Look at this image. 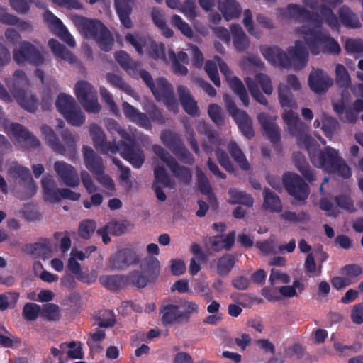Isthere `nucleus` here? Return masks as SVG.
Returning a JSON list of instances; mask_svg holds the SVG:
<instances>
[{
  "mask_svg": "<svg viewBox=\"0 0 363 363\" xmlns=\"http://www.w3.org/2000/svg\"><path fill=\"white\" fill-rule=\"evenodd\" d=\"M279 101L285 111L282 115L283 120L290 135L296 138L298 146L303 148L306 143H313V138L308 133V126L301 121L298 115L294 111L298 108L296 100L290 88L284 84L279 86Z\"/></svg>",
  "mask_w": 363,
  "mask_h": 363,
  "instance_id": "1",
  "label": "nucleus"
},
{
  "mask_svg": "<svg viewBox=\"0 0 363 363\" xmlns=\"http://www.w3.org/2000/svg\"><path fill=\"white\" fill-rule=\"evenodd\" d=\"M303 148L307 150L314 166L318 168H325L330 172L344 179L351 177L350 168L339 156L338 152L335 149L326 146L324 150H320L314 138L313 143H306L303 145Z\"/></svg>",
  "mask_w": 363,
  "mask_h": 363,
  "instance_id": "2",
  "label": "nucleus"
},
{
  "mask_svg": "<svg viewBox=\"0 0 363 363\" xmlns=\"http://www.w3.org/2000/svg\"><path fill=\"white\" fill-rule=\"evenodd\" d=\"M302 33L304 35V41L313 55H318L320 52L338 55L341 52V48L328 32L323 31L320 28L311 26H303Z\"/></svg>",
  "mask_w": 363,
  "mask_h": 363,
  "instance_id": "3",
  "label": "nucleus"
},
{
  "mask_svg": "<svg viewBox=\"0 0 363 363\" xmlns=\"http://www.w3.org/2000/svg\"><path fill=\"white\" fill-rule=\"evenodd\" d=\"M6 84L22 108L29 112L35 111L38 101L35 95L28 92L29 82L23 71L16 70L12 77L6 79Z\"/></svg>",
  "mask_w": 363,
  "mask_h": 363,
  "instance_id": "4",
  "label": "nucleus"
},
{
  "mask_svg": "<svg viewBox=\"0 0 363 363\" xmlns=\"http://www.w3.org/2000/svg\"><path fill=\"white\" fill-rule=\"evenodd\" d=\"M77 23L87 38L96 40L101 50L108 52L112 49L114 43L113 37L107 27L99 20L79 17Z\"/></svg>",
  "mask_w": 363,
  "mask_h": 363,
  "instance_id": "5",
  "label": "nucleus"
},
{
  "mask_svg": "<svg viewBox=\"0 0 363 363\" xmlns=\"http://www.w3.org/2000/svg\"><path fill=\"white\" fill-rule=\"evenodd\" d=\"M43 134L45 135L46 143L56 153L65 155L67 151L70 152L75 150V137L68 130H63L61 132V137L65 146L60 142L58 136L54 130L48 125H43L41 128Z\"/></svg>",
  "mask_w": 363,
  "mask_h": 363,
  "instance_id": "6",
  "label": "nucleus"
},
{
  "mask_svg": "<svg viewBox=\"0 0 363 363\" xmlns=\"http://www.w3.org/2000/svg\"><path fill=\"white\" fill-rule=\"evenodd\" d=\"M162 143L183 163L191 165L194 162L193 155L186 148L180 135L169 130L162 132Z\"/></svg>",
  "mask_w": 363,
  "mask_h": 363,
  "instance_id": "7",
  "label": "nucleus"
},
{
  "mask_svg": "<svg viewBox=\"0 0 363 363\" xmlns=\"http://www.w3.org/2000/svg\"><path fill=\"white\" fill-rule=\"evenodd\" d=\"M74 94L86 112L97 113L100 111L97 91L90 83L84 80L77 82L74 86Z\"/></svg>",
  "mask_w": 363,
  "mask_h": 363,
  "instance_id": "8",
  "label": "nucleus"
},
{
  "mask_svg": "<svg viewBox=\"0 0 363 363\" xmlns=\"http://www.w3.org/2000/svg\"><path fill=\"white\" fill-rule=\"evenodd\" d=\"M223 98L228 112L235 121L242 135L248 139L253 138L255 132L250 116L246 111L239 109L230 96L225 94Z\"/></svg>",
  "mask_w": 363,
  "mask_h": 363,
  "instance_id": "9",
  "label": "nucleus"
},
{
  "mask_svg": "<svg viewBox=\"0 0 363 363\" xmlns=\"http://www.w3.org/2000/svg\"><path fill=\"white\" fill-rule=\"evenodd\" d=\"M117 153L134 168L139 169L145 162V156L143 149L130 135V140H120L117 143Z\"/></svg>",
  "mask_w": 363,
  "mask_h": 363,
  "instance_id": "10",
  "label": "nucleus"
},
{
  "mask_svg": "<svg viewBox=\"0 0 363 363\" xmlns=\"http://www.w3.org/2000/svg\"><path fill=\"white\" fill-rule=\"evenodd\" d=\"M282 183L287 193L298 201H305L310 194L308 185L299 175L292 172L284 173Z\"/></svg>",
  "mask_w": 363,
  "mask_h": 363,
  "instance_id": "11",
  "label": "nucleus"
},
{
  "mask_svg": "<svg viewBox=\"0 0 363 363\" xmlns=\"http://www.w3.org/2000/svg\"><path fill=\"white\" fill-rule=\"evenodd\" d=\"M154 153L169 167L175 177L185 183H189L191 179V172L188 167L181 166L177 160L160 145L152 147Z\"/></svg>",
  "mask_w": 363,
  "mask_h": 363,
  "instance_id": "12",
  "label": "nucleus"
},
{
  "mask_svg": "<svg viewBox=\"0 0 363 363\" xmlns=\"http://www.w3.org/2000/svg\"><path fill=\"white\" fill-rule=\"evenodd\" d=\"M141 255L132 247H124L113 254L109 262L111 267L115 270H125L131 266L139 264Z\"/></svg>",
  "mask_w": 363,
  "mask_h": 363,
  "instance_id": "13",
  "label": "nucleus"
},
{
  "mask_svg": "<svg viewBox=\"0 0 363 363\" xmlns=\"http://www.w3.org/2000/svg\"><path fill=\"white\" fill-rule=\"evenodd\" d=\"M13 57L18 64L26 62L35 66H39L44 62V58L40 51L28 41L21 43L19 48L13 51Z\"/></svg>",
  "mask_w": 363,
  "mask_h": 363,
  "instance_id": "14",
  "label": "nucleus"
},
{
  "mask_svg": "<svg viewBox=\"0 0 363 363\" xmlns=\"http://www.w3.org/2000/svg\"><path fill=\"white\" fill-rule=\"evenodd\" d=\"M286 12L291 18L301 23H310L313 27L320 28L323 26V18L318 13L310 11L301 5L289 4L286 7Z\"/></svg>",
  "mask_w": 363,
  "mask_h": 363,
  "instance_id": "15",
  "label": "nucleus"
},
{
  "mask_svg": "<svg viewBox=\"0 0 363 363\" xmlns=\"http://www.w3.org/2000/svg\"><path fill=\"white\" fill-rule=\"evenodd\" d=\"M90 135L92 138L94 147L103 155L117 153V143L115 140L107 141L106 135L103 130L97 125L90 127Z\"/></svg>",
  "mask_w": 363,
  "mask_h": 363,
  "instance_id": "16",
  "label": "nucleus"
},
{
  "mask_svg": "<svg viewBox=\"0 0 363 363\" xmlns=\"http://www.w3.org/2000/svg\"><path fill=\"white\" fill-rule=\"evenodd\" d=\"M54 169L66 186L73 188L79 186V176L72 165L64 161H57L54 164Z\"/></svg>",
  "mask_w": 363,
  "mask_h": 363,
  "instance_id": "17",
  "label": "nucleus"
},
{
  "mask_svg": "<svg viewBox=\"0 0 363 363\" xmlns=\"http://www.w3.org/2000/svg\"><path fill=\"white\" fill-rule=\"evenodd\" d=\"M323 4H321L318 7L321 16L323 18V22L332 29L338 30L340 27V23L337 16L334 13L332 9L337 7L341 4L343 0H320Z\"/></svg>",
  "mask_w": 363,
  "mask_h": 363,
  "instance_id": "18",
  "label": "nucleus"
},
{
  "mask_svg": "<svg viewBox=\"0 0 363 363\" xmlns=\"http://www.w3.org/2000/svg\"><path fill=\"white\" fill-rule=\"evenodd\" d=\"M261 52L267 61L274 65L284 68L291 66L289 54L277 46L262 48Z\"/></svg>",
  "mask_w": 363,
  "mask_h": 363,
  "instance_id": "19",
  "label": "nucleus"
},
{
  "mask_svg": "<svg viewBox=\"0 0 363 363\" xmlns=\"http://www.w3.org/2000/svg\"><path fill=\"white\" fill-rule=\"evenodd\" d=\"M161 321L164 326L174 325L185 323L184 318L185 315L182 313L180 306L173 303L163 305L160 308Z\"/></svg>",
  "mask_w": 363,
  "mask_h": 363,
  "instance_id": "20",
  "label": "nucleus"
},
{
  "mask_svg": "<svg viewBox=\"0 0 363 363\" xmlns=\"http://www.w3.org/2000/svg\"><path fill=\"white\" fill-rule=\"evenodd\" d=\"M332 84V79L323 70L317 69L311 72L308 77V85L315 93H324Z\"/></svg>",
  "mask_w": 363,
  "mask_h": 363,
  "instance_id": "21",
  "label": "nucleus"
},
{
  "mask_svg": "<svg viewBox=\"0 0 363 363\" xmlns=\"http://www.w3.org/2000/svg\"><path fill=\"white\" fill-rule=\"evenodd\" d=\"M84 162L86 167L93 174H103L105 171L103 159L91 147L84 145L82 147Z\"/></svg>",
  "mask_w": 363,
  "mask_h": 363,
  "instance_id": "22",
  "label": "nucleus"
},
{
  "mask_svg": "<svg viewBox=\"0 0 363 363\" xmlns=\"http://www.w3.org/2000/svg\"><path fill=\"white\" fill-rule=\"evenodd\" d=\"M287 51L295 69H301L306 65L309 55L303 41L296 40L294 46L289 47Z\"/></svg>",
  "mask_w": 363,
  "mask_h": 363,
  "instance_id": "23",
  "label": "nucleus"
},
{
  "mask_svg": "<svg viewBox=\"0 0 363 363\" xmlns=\"http://www.w3.org/2000/svg\"><path fill=\"white\" fill-rule=\"evenodd\" d=\"M11 132L19 143H23L26 145L31 147H38L40 143L39 140L33 135L28 129L20 123H12L11 125Z\"/></svg>",
  "mask_w": 363,
  "mask_h": 363,
  "instance_id": "24",
  "label": "nucleus"
},
{
  "mask_svg": "<svg viewBox=\"0 0 363 363\" xmlns=\"http://www.w3.org/2000/svg\"><path fill=\"white\" fill-rule=\"evenodd\" d=\"M14 174L20 179L19 184L23 186L26 192L32 196L37 190V186L33 180L28 168L17 166L13 169Z\"/></svg>",
  "mask_w": 363,
  "mask_h": 363,
  "instance_id": "25",
  "label": "nucleus"
},
{
  "mask_svg": "<svg viewBox=\"0 0 363 363\" xmlns=\"http://www.w3.org/2000/svg\"><path fill=\"white\" fill-rule=\"evenodd\" d=\"M43 199L45 201L57 203L60 200V189L56 187V182L51 175H46L41 180Z\"/></svg>",
  "mask_w": 363,
  "mask_h": 363,
  "instance_id": "26",
  "label": "nucleus"
},
{
  "mask_svg": "<svg viewBox=\"0 0 363 363\" xmlns=\"http://www.w3.org/2000/svg\"><path fill=\"white\" fill-rule=\"evenodd\" d=\"M257 119L262 125L264 133L266 137L274 144H277L281 139V133L277 125L271 122L267 114L264 113H259Z\"/></svg>",
  "mask_w": 363,
  "mask_h": 363,
  "instance_id": "27",
  "label": "nucleus"
},
{
  "mask_svg": "<svg viewBox=\"0 0 363 363\" xmlns=\"http://www.w3.org/2000/svg\"><path fill=\"white\" fill-rule=\"evenodd\" d=\"M177 92L180 103L185 112L191 116L199 114V109L197 102L194 99L189 89L184 86L180 85L177 88Z\"/></svg>",
  "mask_w": 363,
  "mask_h": 363,
  "instance_id": "28",
  "label": "nucleus"
},
{
  "mask_svg": "<svg viewBox=\"0 0 363 363\" xmlns=\"http://www.w3.org/2000/svg\"><path fill=\"white\" fill-rule=\"evenodd\" d=\"M114 57L116 61L129 75L133 77H138V69L140 67L139 62L133 61L130 55L123 50L116 52Z\"/></svg>",
  "mask_w": 363,
  "mask_h": 363,
  "instance_id": "29",
  "label": "nucleus"
},
{
  "mask_svg": "<svg viewBox=\"0 0 363 363\" xmlns=\"http://www.w3.org/2000/svg\"><path fill=\"white\" fill-rule=\"evenodd\" d=\"M140 268L143 274L149 280H155L160 272V261L152 255H147L144 259H140Z\"/></svg>",
  "mask_w": 363,
  "mask_h": 363,
  "instance_id": "30",
  "label": "nucleus"
},
{
  "mask_svg": "<svg viewBox=\"0 0 363 363\" xmlns=\"http://www.w3.org/2000/svg\"><path fill=\"white\" fill-rule=\"evenodd\" d=\"M100 284L110 291H118L129 284L128 276L122 274L101 275L99 277Z\"/></svg>",
  "mask_w": 363,
  "mask_h": 363,
  "instance_id": "31",
  "label": "nucleus"
},
{
  "mask_svg": "<svg viewBox=\"0 0 363 363\" xmlns=\"http://www.w3.org/2000/svg\"><path fill=\"white\" fill-rule=\"evenodd\" d=\"M133 0H115L116 13L119 16L123 26L126 28L133 26L130 15L132 13V4Z\"/></svg>",
  "mask_w": 363,
  "mask_h": 363,
  "instance_id": "32",
  "label": "nucleus"
},
{
  "mask_svg": "<svg viewBox=\"0 0 363 363\" xmlns=\"http://www.w3.org/2000/svg\"><path fill=\"white\" fill-rule=\"evenodd\" d=\"M338 16L342 25L350 28H359L362 23L358 16L347 6L343 5L338 10Z\"/></svg>",
  "mask_w": 363,
  "mask_h": 363,
  "instance_id": "33",
  "label": "nucleus"
},
{
  "mask_svg": "<svg viewBox=\"0 0 363 363\" xmlns=\"http://www.w3.org/2000/svg\"><path fill=\"white\" fill-rule=\"evenodd\" d=\"M48 45L55 55L68 62L69 64L77 62V57L64 45L58 40L51 38L48 40Z\"/></svg>",
  "mask_w": 363,
  "mask_h": 363,
  "instance_id": "34",
  "label": "nucleus"
},
{
  "mask_svg": "<svg viewBox=\"0 0 363 363\" xmlns=\"http://www.w3.org/2000/svg\"><path fill=\"white\" fill-rule=\"evenodd\" d=\"M218 9L227 21L239 17L242 11L236 0H223L219 2Z\"/></svg>",
  "mask_w": 363,
  "mask_h": 363,
  "instance_id": "35",
  "label": "nucleus"
},
{
  "mask_svg": "<svg viewBox=\"0 0 363 363\" xmlns=\"http://www.w3.org/2000/svg\"><path fill=\"white\" fill-rule=\"evenodd\" d=\"M294 162L297 169L306 180L312 182L316 179L315 171L311 169L305 156L301 152L294 154Z\"/></svg>",
  "mask_w": 363,
  "mask_h": 363,
  "instance_id": "36",
  "label": "nucleus"
},
{
  "mask_svg": "<svg viewBox=\"0 0 363 363\" xmlns=\"http://www.w3.org/2000/svg\"><path fill=\"white\" fill-rule=\"evenodd\" d=\"M334 111L343 122L354 123L357 121L358 113L352 107L346 106L343 101L333 104Z\"/></svg>",
  "mask_w": 363,
  "mask_h": 363,
  "instance_id": "37",
  "label": "nucleus"
},
{
  "mask_svg": "<svg viewBox=\"0 0 363 363\" xmlns=\"http://www.w3.org/2000/svg\"><path fill=\"white\" fill-rule=\"evenodd\" d=\"M230 31L235 49L239 52L247 50L250 45V40L242 27L239 24H233L230 26Z\"/></svg>",
  "mask_w": 363,
  "mask_h": 363,
  "instance_id": "38",
  "label": "nucleus"
},
{
  "mask_svg": "<svg viewBox=\"0 0 363 363\" xmlns=\"http://www.w3.org/2000/svg\"><path fill=\"white\" fill-rule=\"evenodd\" d=\"M263 208L270 212L279 213L282 209L281 201L277 194L268 188L263 191Z\"/></svg>",
  "mask_w": 363,
  "mask_h": 363,
  "instance_id": "39",
  "label": "nucleus"
},
{
  "mask_svg": "<svg viewBox=\"0 0 363 363\" xmlns=\"http://www.w3.org/2000/svg\"><path fill=\"white\" fill-rule=\"evenodd\" d=\"M228 195L230 196L229 203L241 204L247 207H252L254 204L252 196L238 189L230 188L228 190Z\"/></svg>",
  "mask_w": 363,
  "mask_h": 363,
  "instance_id": "40",
  "label": "nucleus"
},
{
  "mask_svg": "<svg viewBox=\"0 0 363 363\" xmlns=\"http://www.w3.org/2000/svg\"><path fill=\"white\" fill-rule=\"evenodd\" d=\"M227 148L232 158L242 170L247 171L250 169V164L236 142L231 140Z\"/></svg>",
  "mask_w": 363,
  "mask_h": 363,
  "instance_id": "41",
  "label": "nucleus"
},
{
  "mask_svg": "<svg viewBox=\"0 0 363 363\" xmlns=\"http://www.w3.org/2000/svg\"><path fill=\"white\" fill-rule=\"evenodd\" d=\"M157 101H161L163 98L174 93L171 84L163 78H158L152 89H150Z\"/></svg>",
  "mask_w": 363,
  "mask_h": 363,
  "instance_id": "42",
  "label": "nucleus"
},
{
  "mask_svg": "<svg viewBox=\"0 0 363 363\" xmlns=\"http://www.w3.org/2000/svg\"><path fill=\"white\" fill-rule=\"evenodd\" d=\"M237 262V258L234 255L225 253L217 261V272L219 275H228Z\"/></svg>",
  "mask_w": 363,
  "mask_h": 363,
  "instance_id": "43",
  "label": "nucleus"
},
{
  "mask_svg": "<svg viewBox=\"0 0 363 363\" xmlns=\"http://www.w3.org/2000/svg\"><path fill=\"white\" fill-rule=\"evenodd\" d=\"M49 241L45 240L44 242H35L24 246V251L27 254L34 256L35 257L45 258L50 252Z\"/></svg>",
  "mask_w": 363,
  "mask_h": 363,
  "instance_id": "44",
  "label": "nucleus"
},
{
  "mask_svg": "<svg viewBox=\"0 0 363 363\" xmlns=\"http://www.w3.org/2000/svg\"><path fill=\"white\" fill-rule=\"evenodd\" d=\"M77 105V104L74 99L65 93L60 94L55 101L56 108L62 116L65 115Z\"/></svg>",
  "mask_w": 363,
  "mask_h": 363,
  "instance_id": "45",
  "label": "nucleus"
},
{
  "mask_svg": "<svg viewBox=\"0 0 363 363\" xmlns=\"http://www.w3.org/2000/svg\"><path fill=\"white\" fill-rule=\"evenodd\" d=\"M229 86L233 91L239 96L245 106L249 105V96L242 82L238 77H233L229 80Z\"/></svg>",
  "mask_w": 363,
  "mask_h": 363,
  "instance_id": "46",
  "label": "nucleus"
},
{
  "mask_svg": "<svg viewBox=\"0 0 363 363\" xmlns=\"http://www.w3.org/2000/svg\"><path fill=\"white\" fill-rule=\"evenodd\" d=\"M106 79L112 86L123 91L129 95H132L134 92L132 87L126 83L121 76L116 74L107 73Z\"/></svg>",
  "mask_w": 363,
  "mask_h": 363,
  "instance_id": "47",
  "label": "nucleus"
},
{
  "mask_svg": "<svg viewBox=\"0 0 363 363\" xmlns=\"http://www.w3.org/2000/svg\"><path fill=\"white\" fill-rule=\"evenodd\" d=\"M335 83L340 88H347L351 84L349 72L341 64L335 66Z\"/></svg>",
  "mask_w": 363,
  "mask_h": 363,
  "instance_id": "48",
  "label": "nucleus"
},
{
  "mask_svg": "<svg viewBox=\"0 0 363 363\" xmlns=\"http://www.w3.org/2000/svg\"><path fill=\"white\" fill-rule=\"evenodd\" d=\"M63 116L69 124L74 126H79L85 121V116L78 104Z\"/></svg>",
  "mask_w": 363,
  "mask_h": 363,
  "instance_id": "49",
  "label": "nucleus"
},
{
  "mask_svg": "<svg viewBox=\"0 0 363 363\" xmlns=\"http://www.w3.org/2000/svg\"><path fill=\"white\" fill-rule=\"evenodd\" d=\"M245 81L252 98L259 104L267 106L268 100L262 94L255 81L250 77H246Z\"/></svg>",
  "mask_w": 363,
  "mask_h": 363,
  "instance_id": "50",
  "label": "nucleus"
},
{
  "mask_svg": "<svg viewBox=\"0 0 363 363\" xmlns=\"http://www.w3.org/2000/svg\"><path fill=\"white\" fill-rule=\"evenodd\" d=\"M296 289L298 290L299 293H302L305 289L304 284L298 279L294 281L292 285H285L279 287V292L284 297L292 298L297 296Z\"/></svg>",
  "mask_w": 363,
  "mask_h": 363,
  "instance_id": "51",
  "label": "nucleus"
},
{
  "mask_svg": "<svg viewBox=\"0 0 363 363\" xmlns=\"http://www.w3.org/2000/svg\"><path fill=\"white\" fill-rule=\"evenodd\" d=\"M208 113L212 121L217 125H222L225 122V115L222 108L216 104L208 106Z\"/></svg>",
  "mask_w": 363,
  "mask_h": 363,
  "instance_id": "52",
  "label": "nucleus"
},
{
  "mask_svg": "<svg viewBox=\"0 0 363 363\" xmlns=\"http://www.w3.org/2000/svg\"><path fill=\"white\" fill-rule=\"evenodd\" d=\"M338 126L337 120L331 116H324L322 118V127L325 135L331 139Z\"/></svg>",
  "mask_w": 363,
  "mask_h": 363,
  "instance_id": "53",
  "label": "nucleus"
},
{
  "mask_svg": "<svg viewBox=\"0 0 363 363\" xmlns=\"http://www.w3.org/2000/svg\"><path fill=\"white\" fill-rule=\"evenodd\" d=\"M362 272V267L357 264H345L341 269V273L350 281L353 279L357 280Z\"/></svg>",
  "mask_w": 363,
  "mask_h": 363,
  "instance_id": "54",
  "label": "nucleus"
},
{
  "mask_svg": "<svg viewBox=\"0 0 363 363\" xmlns=\"http://www.w3.org/2000/svg\"><path fill=\"white\" fill-rule=\"evenodd\" d=\"M40 307L35 303H26L23 308L22 315L26 320H35L39 316Z\"/></svg>",
  "mask_w": 363,
  "mask_h": 363,
  "instance_id": "55",
  "label": "nucleus"
},
{
  "mask_svg": "<svg viewBox=\"0 0 363 363\" xmlns=\"http://www.w3.org/2000/svg\"><path fill=\"white\" fill-rule=\"evenodd\" d=\"M154 176L155 179L153 184L157 185L160 184L163 187H169L171 186V179L163 167H156L154 169Z\"/></svg>",
  "mask_w": 363,
  "mask_h": 363,
  "instance_id": "56",
  "label": "nucleus"
},
{
  "mask_svg": "<svg viewBox=\"0 0 363 363\" xmlns=\"http://www.w3.org/2000/svg\"><path fill=\"white\" fill-rule=\"evenodd\" d=\"M106 128L110 133H118L124 140L130 138V135L114 119H108L106 121Z\"/></svg>",
  "mask_w": 363,
  "mask_h": 363,
  "instance_id": "57",
  "label": "nucleus"
},
{
  "mask_svg": "<svg viewBox=\"0 0 363 363\" xmlns=\"http://www.w3.org/2000/svg\"><path fill=\"white\" fill-rule=\"evenodd\" d=\"M204 69L214 85L219 87L220 86V80L216 60H207Z\"/></svg>",
  "mask_w": 363,
  "mask_h": 363,
  "instance_id": "58",
  "label": "nucleus"
},
{
  "mask_svg": "<svg viewBox=\"0 0 363 363\" xmlns=\"http://www.w3.org/2000/svg\"><path fill=\"white\" fill-rule=\"evenodd\" d=\"M96 224L91 220H85L80 223L79 235L83 239H89L96 230Z\"/></svg>",
  "mask_w": 363,
  "mask_h": 363,
  "instance_id": "59",
  "label": "nucleus"
},
{
  "mask_svg": "<svg viewBox=\"0 0 363 363\" xmlns=\"http://www.w3.org/2000/svg\"><path fill=\"white\" fill-rule=\"evenodd\" d=\"M172 23L183 35L189 38L193 37L194 33L191 28L186 22L184 21L179 15L175 14L172 16Z\"/></svg>",
  "mask_w": 363,
  "mask_h": 363,
  "instance_id": "60",
  "label": "nucleus"
},
{
  "mask_svg": "<svg viewBox=\"0 0 363 363\" xmlns=\"http://www.w3.org/2000/svg\"><path fill=\"white\" fill-rule=\"evenodd\" d=\"M345 49L350 54L363 53V40L359 38H348L345 40Z\"/></svg>",
  "mask_w": 363,
  "mask_h": 363,
  "instance_id": "61",
  "label": "nucleus"
},
{
  "mask_svg": "<svg viewBox=\"0 0 363 363\" xmlns=\"http://www.w3.org/2000/svg\"><path fill=\"white\" fill-rule=\"evenodd\" d=\"M216 157L222 167L228 172H233L234 167L230 160L228 155L223 149L218 147L215 152Z\"/></svg>",
  "mask_w": 363,
  "mask_h": 363,
  "instance_id": "62",
  "label": "nucleus"
},
{
  "mask_svg": "<svg viewBox=\"0 0 363 363\" xmlns=\"http://www.w3.org/2000/svg\"><path fill=\"white\" fill-rule=\"evenodd\" d=\"M336 206L340 208L345 209L349 212H354L355 211L354 206V201L347 194H339L335 197Z\"/></svg>",
  "mask_w": 363,
  "mask_h": 363,
  "instance_id": "63",
  "label": "nucleus"
},
{
  "mask_svg": "<svg viewBox=\"0 0 363 363\" xmlns=\"http://www.w3.org/2000/svg\"><path fill=\"white\" fill-rule=\"evenodd\" d=\"M60 307L54 303L46 304L43 306L41 315L48 320H57L59 318Z\"/></svg>",
  "mask_w": 363,
  "mask_h": 363,
  "instance_id": "64",
  "label": "nucleus"
}]
</instances>
